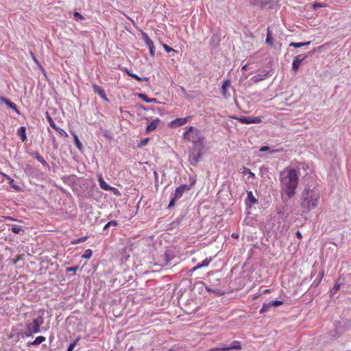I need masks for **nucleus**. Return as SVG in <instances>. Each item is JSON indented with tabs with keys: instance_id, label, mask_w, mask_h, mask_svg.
<instances>
[{
	"instance_id": "obj_1",
	"label": "nucleus",
	"mask_w": 351,
	"mask_h": 351,
	"mask_svg": "<svg viewBox=\"0 0 351 351\" xmlns=\"http://www.w3.org/2000/svg\"><path fill=\"white\" fill-rule=\"evenodd\" d=\"M300 171L291 167H286L280 174L281 196L292 198L296 193L298 186Z\"/></svg>"
},
{
	"instance_id": "obj_2",
	"label": "nucleus",
	"mask_w": 351,
	"mask_h": 351,
	"mask_svg": "<svg viewBox=\"0 0 351 351\" xmlns=\"http://www.w3.org/2000/svg\"><path fill=\"white\" fill-rule=\"evenodd\" d=\"M320 193L315 184L306 185L301 193L300 206L303 213L315 209L319 202Z\"/></svg>"
},
{
	"instance_id": "obj_3",
	"label": "nucleus",
	"mask_w": 351,
	"mask_h": 351,
	"mask_svg": "<svg viewBox=\"0 0 351 351\" xmlns=\"http://www.w3.org/2000/svg\"><path fill=\"white\" fill-rule=\"evenodd\" d=\"M183 137L185 140L192 142L194 144L202 142L204 138L201 135L199 130L193 126L186 128V131L183 134Z\"/></svg>"
},
{
	"instance_id": "obj_4",
	"label": "nucleus",
	"mask_w": 351,
	"mask_h": 351,
	"mask_svg": "<svg viewBox=\"0 0 351 351\" xmlns=\"http://www.w3.org/2000/svg\"><path fill=\"white\" fill-rule=\"evenodd\" d=\"M43 324V318L41 316L34 319L31 323L27 325L26 336L31 337L33 334L39 332Z\"/></svg>"
},
{
	"instance_id": "obj_5",
	"label": "nucleus",
	"mask_w": 351,
	"mask_h": 351,
	"mask_svg": "<svg viewBox=\"0 0 351 351\" xmlns=\"http://www.w3.org/2000/svg\"><path fill=\"white\" fill-rule=\"evenodd\" d=\"M305 58L306 56L302 54L298 55L294 58L292 63V70L293 71L294 73H297L301 63Z\"/></svg>"
},
{
	"instance_id": "obj_6",
	"label": "nucleus",
	"mask_w": 351,
	"mask_h": 351,
	"mask_svg": "<svg viewBox=\"0 0 351 351\" xmlns=\"http://www.w3.org/2000/svg\"><path fill=\"white\" fill-rule=\"evenodd\" d=\"M191 119V117L184 118H177L170 122V126L172 128L180 127L187 123Z\"/></svg>"
},
{
	"instance_id": "obj_7",
	"label": "nucleus",
	"mask_w": 351,
	"mask_h": 351,
	"mask_svg": "<svg viewBox=\"0 0 351 351\" xmlns=\"http://www.w3.org/2000/svg\"><path fill=\"white\" fill-rule=\"evenodd\" d=\"M190 190V186H188L186 184H182L177 187L175 190L174 195L176 196V199H180L184 194V193L186 191Z\"/></svg>"
},
{
	"instance_id": "obj_8",
	"label": "nucleus",
	"mask_w": 351,
	"mask_h": 351,
	"mask_svg": "<svg viewBox=\"0 0 351 351\" xmlns=\"http://www.w3.org/2000/svg\"><path fill=\"white\" fill-rule=\"evenodd\" d=\"M268 75H269V72L263 71H261V73H258L256 75L253 76L252 77V80L254 82L257 83L261 80L266 79L268 77Z\"/></svg>"
},
{
	"instance_id": "obj_9",
	"label": "nucleus",
	"mask_w": 351,
	"mask_h": 351,
	"mask_svg": "<svg viewBox=\"0 0 351 351\" xmlns=\"http://www.w3.org/2000/svg\"><path fill=\"white\" fill-rule=\"evenodd\" d=\"M231 86V82L229 80H225L221 86V94L227 98L230 95L228 94V88Z\"/></svg>"
},
{
	"instance_id": "obj_10",
	"label": "nucleus",
	"mask_w": 351,
	"mask_h": 351,
	"mask_svg": "<svg viewBox=\"0 0 351 351\" xmlns=\"http://www.w3.org/2000/svg\"><path fill=\"white\" fill-rule=\"evenodd\" d=\"M0 101L7 105L9 108L14 110L18 114H20L19 110H18L15 104L10 101L9 99L5 97H1Z\"/></svg>"
},
{
	"instance_id": "obj_11",
	"label": "nucleus",
	"mask_w": 351,
	"mask_h": 351,
	"mask_svg": "<svg viewBox=\"0 0 351 351\" xmlns=\"http://www.w3.org/2000/svg\"><path fill=\"white\" fill-rule=\"evenodd\" d=\"M92 87L95 93L98 94L102 99L107 100L106 93L101 87L95 84H93Z\"/></svg>"
},
{
	"instance_id": "obj_12",
	"label": "nucleus",
	"mask_w": 351,
	"mask_h": 351,
	"mask_svg": "<svg viewBox=\"0 0 351 351\" xmlns=\"http://www.w3.org/2000/svg\"><path fill=\"white\" fill-rule=\"evenodd\" d=\"M160 122V119H156L154 120H153L147 126V128H146V132L147 133H149L151 132L152 131L154 130L157 127H158V125Z\"/></svg>"
},
{
	"instance_id": "obj_13",
	"label": "nucleus",
	"mask_w": 351,
	"mask_h": 351,
	"mask_svg": "<svg viewBox=\"0 0 351 351\" xmlns=\"http://www.w3.org/2000/svg\"><path fill=\"white\" fill-rule=\"evenodd\" d=\"M142 36L149 49L154 47V42L151 40V38L149 37L147 33L143 32Z\"/></svg>"
},
{
	"instance_id": "obj_14",
	"label": "nucleus",
	"mask_w": 351,
	"mask_h": 351,
	"mask_svg": "<svg viewBox=\"0 0 351 351\" xmlns=\"http://www.w3.org/2000/svg\"><path fill=\"white\" fill-rule=\"evenodd\" d=\"M71 134L74 139V143L76 146V147L80 150L82 151L83 149L82 143L80 142V141L78 138V136H77L76 133L73 131L71 132Z\"/></svg>"
},
{
	"instance_id": "obj_15",
	"label": "nucleus",
	"mask_w": 351,
	"mask_h": 351,
	"mask_svg": "<svg viewBox=\"0 0 351 351\" xmlns=\"http://www.w3.org/2000/svg\"><path fill=\"white\" fill-rule=\"evenodd\" d=\"M25 132L26 128L25 126H21L17 131L18 136L21 138L23 142H25L27 140Z\"/></svg>"
},
{
	"instance_id": "obj_16",
	"label": "nucleus",
	"mask_w": 351,
	"mask_h": 351,
	"mask_svg": "<svg viewBox=\"0 0 351 351\" xmlns=\"http://www.w3.org/2000/svg\"><path fill=\"white\" fill-rule=\"evenodd\" d=\"M99 184L101 189L106 191H111L114 190L117 191V189L113 187L110 186L108 184L106 183V182L102 179V178H100L99 179Z\"/></svg>"
},
{
	"instance_id": "obj_17",
	"label": "nucleus",
	"mask_w": 351,
	"mask_h": 351,
	"mask_svg": "<svg viewBox=\"0 0 351 351\" xmlns=\"http://www.w3.org/2000/svg\"><path fill=\"white\" fill-rule=\"evenodd\" d=\"M233 119L238 120L240 123L243 124H251V117H232Z\"/></svg>"
},
{
	"instance_id": "obj_18",
	"label": "nucleus",
	"mask_w": 351,
	"mask_h": 351,
	"mask_svg": "<svg viewBox=\"0 0 351 351\" xmlns=\"http://www.w3.org/2000/svg\"><path fill=\"white\" fill-rule=\"evenodd\" d=\"M232 349H235V350H241V343L239 341H234L231 346L225 347L226 350H232Z\"/></svg>"
},
{
	"instance_id": "obj_19",
	"label": "nucleus",
	"mask_w": 351,
	"mask_h": 351,
	"mask_svg": "<svg viewBox=\"0 0 351 351\" xmlns=\"http://www.w3.org/2000/svg\"><path fill=\"white\" fill-rule=\"evenodd\" d=\"M45 337L43 336L37 337L32 342H29L28 344L31 346H38L45 341Z\"/></svg>"
},
{
	"instance_id": "obj_20",
	"label": "nucleus",
	"mask_w": 351,
	"mask_h": 351,
	"mask_svg": "<svg viewBox=\"0 0 351 351\" xmlns=\"http://www.w3.org/2000/svg\"><path fill=\"white\" fill-rule=\"evenodd\" d=\"M213 261V258L212 257H209V258H206V259H204L202 263H199L197 265V267H207L208 266V265L210 264V263Z\"/></svg>"
},
{
	"instance_id": "obj_21",
	"label": "nucleus",
	"mask_w": 351,
	"mask_h": 351,
	"mask_svg": "<svg viewBox=\"0 0 351 351\" xmlns=\"http://www.w3.org/2000/svg\"><path fill=\"white\" fill-rule=\"evenodd\" d=\"M310 44V42H306V43H291L289 46L293 47L295 48L301 47L303 46H306Z\"/></svg>"
},
{
	"instance_id": "obj_22",
	"label": "nucleus",
	"mask_w": 351,
	"mask_h": 351,
	"mask_svg": "<svg viewBox=\"0 0 351 351\" xmlns=\"http://www.w3.org/2000/svg\"><path fill=\"white\" fill-rule=\"evenodd\" d=\"M339 280H340V279L339 278L336 281L332 289L331 290L332 293L335 294L340 289V287L341 286V282H340Z\"/></svg>"
},
{
	"instance_id": "obj_23",
	"label": "nucleus",
	"mask_w": 351,
	"mask_h": 351,
	"mask_svg": "<svg viewBox=\"0 0 351 351\" xmlns=\"http://www.w3.org/2000/svg\"><path fill=\"white\" fill-rule=\"evenodd\" d=\"M269 308H271L270 305H269V303H264L263 304V306L262 308H261V310L259 311V313L261 314H263V313H265L266 312L268 311V310L269 309Z\"/></svg>"
},
{
	"instance_id": "obj_24",
	"label": "nucleus",
	"mask_w": 351,
	"mask_h": 351,
	"mask_svg": "<svg viewBox=\"0 0 351 351\" xmlns=\"http://www.w3.org/2000/svg\"><path fill=\"white\" fill-rule=\"evenodd\" d=\"M35 158L43 165H47V162L44 159V158L38 153L35 154Z\"/></svg>"
},
{
	"instance_id": "obj_25",
	"label": "nucleus",
	"mask_w": 351,
	"mask_h": 351,
	"mask_svg": "<svg viewBox=\"0 0 351 351\" xmlns=\"http://www.w3.org/2000/svg\"><path fill=\"white\" fill-rule=\"evenodd\" d=\"M271 307H277L283 304V302L281 300H273L269 302Z\"/></svg>"
},
{
	"instance_id": "obj_26",
	"label": "nucleus",
	"mask_w": 351,
	"mask_h": 351,
	"mask_svg": "<svg viewBox=\"0 0 351 351\" xmlns=\"http://www.w3.org/2000/svg\"><path fill=\"white\" fill-rule=\"evenodd\" d=\"M247 199L252 204L257 202L256 199L254 197L252 191L247 192Z\"/></svg>"
},
{
	"instance_id": "obj_27",
	"label": "nucleus",
	"mask_w": 351,
	"mask_h": 351,
	"mask_svg": "<svg viewBox=\"0 0 351 351\" xmlns=\"http://www.w3.org/2000/svg\"><path fill=\"white\" fill-rule=\"evenodd\" d=\"M87 238H88V237L85 236V237H81L80 239L73 240L71 241V244L76 245V244L84 242L87 239Z\"/></svg>"
},
{
	"instance_id": "obj_28",
	"label": "nucleus",
	"mask_w": 351,
	"mask_h": 351,
	"mask_svg": "<svg viewBox=\"0 0 351 351\" xmlns=\"http://www.w3.org/2000/svg\"><path fill=\"white\" fill-rule=\"evenodd\" d=\"M93 252L90 249H87L84 254L82 256V258H90L92 256Z\"/></svg>"
},
{
	"instance_id": "obj_29",
	"label": "nucleus",
	"mask_w": 351,
	"mask_h": 351,
	"mask_svg": "<svg viewBox=\"0 0 351 351\" xmlns=\"http://www.w3.org/2000/svg\"><path fill=\"white\" fill-rule=\"evenodd\" d=\"M118 225V223L117 221L115 220H112L109 222H108L104 227V230H106L107 228H108L110 226H117Z\"/></svg>"
},
{
	"instance_id": "obj_30",
	"label": "nucleus",
	"mask_w": 351,
	"mask_h": 351,
	"mask_svg": "<svg viewBox=\"0 0 351 351\" xmlns=\"http://www.w3.org/2000/svg\"><path fill=\"white\" fill-rule=\"evenodd\" d=\"M199 157H200V154H199L198 156H190L191 163L193 165H196L199 162Z\"/></svg>"
},
{
	"instance_id": "obj_31",
	"label": "nucleus",
	"mask_w": 351,
	"mask_h": 351,
	"mask_svg": "<svg viewBox=\"0 0 351 351\" xmlns=\"http://www.w3.org/2000/svg\"><path fill=\"white\" fill-rule=\"evenodd\" d=\"M12 232L15 234H19L21 231H23V228L19 226H14L11 228Z\"/></svg>"
},
{
	"instance_id": "obj_32",
	"label": "nucleus",
	"mask_w": 351,
	"mask_h": 351,
	"mask_svg": "<svg viewBox=\"0 0 351 351\" xmlns=\"http://www.w3.org/2000/svg\"><path fill=\"white\" fill-rule=\"evenodd\" d=\"M79 341V339H75L72 343H70V345L68 347V349L66 351H73L75 348V346L77 345V342Z\"/></svg>"
},
{
	"instance_id": "obj_33",
	"label": "nucleus",
	"mask_w": 351,
	"mask_h": 351,
	"mask_svg": "<svg viewBox=\"0 0 351 351\" xmlns=\"http://www.w3.org/2000/svg\"><path fill=\"white\" fill-rule=\"evenodd\" d=\"M140 98H141L143 100L146 101L147 103H150L155 100V99H148L146 95L145 94H140L139 95Z\"/></svg>"
},
{
	"instance_id": "obj_34",
	"label": "nucleus",
	"mask_w": 351,
	"mask_h": 351,
	"mask_svg": "<svg viewBox=\"0 0 351 351\" xmlns=\"http://www.w3.org/2000/svg\"><path fill=\"white\" fill-rule=\"evenodd\" d=\"M243 173L245 175H247L249 177H251L252 178H255V174L251 171L249 169H244Z\"/></svg>"
},
{
	"instance_id": "obj_35",
	"label": "nucleus",
	"mask_w": 351,
	"mask_h": 351,
	"mask_svg": "<svg viewBox=\"0 0 351 351\" xmlns=\"http://www.w3.org/2000/svg\"><path fill=\"white\" fill-rule=\"evenodd\" d=\"M252 123H260L262 122V119L259 117H251Z\"/></svg>"
},
{
	"instance_id": "obj_36",
	"label": "nucleus",
	"mask_w": 351,
	"mask_h": 351,
	"mask_svg": "<svg viewBox=\"0 0 351 351\" xmlns=\"http://www.w3.org/2000/svg\"><path fill=\"white\" fill-rule=\"evenodd\" d=\"M272 37L271 36V34H269V31L268 30L267 32V38H266V43L269 45H273V41H272Z\"/></svg>"
},
{
	"instance_id": "obj_37",
	"label": "nucleus",
	"mask_w": 351,
	"mask_h": 351,
	"mask_svg": "<svg viewBox=\"0 0 351 351\" xmlns=\"http://www.w3.org/2000/svg\"><path fill=\"white\" fill-rule=\"evenodd\" d=\"M78 269H79L78 266L71 267H67L66 269V272H73V274H75Z\"/></svg>"
},
{
	"instance_id": "obj_38",
	"label": "nucleus",
	"mask_w": 351,
	"mask_h": 351,
	"mask_svg": "<svg viewBox=\"0 0 351 351\" xmlns=\"http://www.w3.org/2000/svg\"><path fill=\"white\" fill-rule=\"evenodd\" d=\"M163 48L167 52V53H169V52H171V51H174L176 52V51L174 50L173 48H171V47L168 46L166 44H164L163 45Z\"/></svg>"
},
{
	"instance_id": "obj_39",
	"label": "nucleus",
	"mask_w": 351,
	"mask_h": 351,
	"mask_svg": "<svg viewBox=\"0 0 351 351\" xmlns=\"http://www.w3.org/2000/svg\"><path fill=\"white\" fill-rule=\"evenodd\" d=\"M5 178H7L9 184L14 189H16V186L14 184V180L10 178V176H5Z\"/></svg>"
},
{
	"instance_id": "obj_40",
	"label": "nucleus",
	"mask_w": 351,
	"mask_h": 351,
	"mask_svg": "<svg viewBox=\"0 0 351 351\" xmlns=\"http://www.w3.org/2000/svg\"><path fill=\"white\" fill-rule=\"evenodd\" d=\"M189 180H190L191 184L189 185H188V186H190V189H191L193 186V185L195 184L196 179L193 176H190Z\"/></svg>"
},
{
	"instance_id": "obj_41",
	"label": "nucleus",
	"mask_w": 351,
	"mask_h": 351,
	"mask_svg": "<svg viewBox=\"0 0 351 351\" xmlns=\"http://www.w3.org/2000/svg\"><path fill=\"white\" fill-rule=\"evenodd\" d=\"M61 136H65V137H67L68 136V134L62 128H57V130H56Z\"/></svg>"
},
{
	"instance_id": "obj_42",
	"label": "nucleus",
	"mask_w": 351,
	"mask_h": 351,
	"mask_svg": "<svg viewBox=\"0 0 351 351\" xmlns=\"http://www.w3.org/2000/svg\"><path fill=\"white\" fill-rule=\"evenodd\" d=\"M178 199H176V196L174 195L173 197L170 200L169 205H168V208L173 207L175 205L176 200H178Z\"/></svg>"
},
{
	"instance_id": "obj_43",
	"label": "nucleus",
	"mask_w": 351,
	"mask_h": 351,
	"mask_svg": "<svg viewBox=\"0 0 351 351\" xmlns=\"http://www.w3.org/2000/svg\"><path fill=\"white\" fill-rule=\"evenodd\" d=\"M46 118H47L48 122L49 123L50 125H51L52 124H53L55 123L53 121L52 117L49 115V114L47 112H46Z\"/></svg>"
},
{
	"instance_id": "obj_44",
	"label": "nucleus",
	"mask_w": 351,
	"mask_h": 351,
	"mask_svg": "<svg viewBox=\"0 0 351 351\" xmlns=\"http://www.w3.org/2000/svg\"><path fill=\"white\" fill-rule=\"evenodd\" d=\"M149 141V138H144L143 140H142L139 144V147H143L145 145H147V143H148Z\"/></svg>"
},
{
	"instance_id": "obj_45",
	"label": "nucleus",
	"mask_w": 351,
	"mask_h": 351,
	"mask_svg": "<svg viewBox=\"0 0 351 351\" xmlns=\"http://www.w3.org/2000/svg\"><path fill=\"white\" fill-rule=\"evenodd\" d=\"M134 79L136 80L138 82H142V81L147 82L149 80V78H147V77L141 78V77H138V75L134 76Z\"/></svg>"
},
{
	"instance_id": "obj_46",
	"label": "nucleus",
	"mask_w": 351,
	"mask_h": 351,
	"mask_svg": "<svg viewBox=\"0 0 351 351\" xmlns=\"http://www.w3.org/2000/svg\"><path fill=\"white\" fill-rule=\"evenodd\" d=\"M208 351H226V350H225V347H223V348H211V349H210Z\"/></svg>"
},
{
	"instance_id": "obj_47",
	"label": "nucleus",
	"mask_w": 351,
	"mask_h": 351,
	"mask_svg": "<svg viewBox=\"0 0 351 351\" xmlns=\"http://www.w3.org/2000/svg\"><path fill=\"white\" fill-rule=\"evenodd\" d=\"M74 17L77 20L79 19H83L82 15L80 13L77 12H74Z\"/></svg>"
},
{
	"instance_id": "obj_48",
	"label": "nucleus",
	"mask_w": 351,
	"mask_h": 351,
	"mask_svg": "<svg viewBox=\"0 0 351 351\" xmlns=\"http://www.w3.org/2000/svg\"><path fill=\"white\" fill-rule=\"evenodd\" d=\"M313 6L316 8H323L324 7V5H323L322 3H314L313 4Z\"/></svg>"
},
{
	"instance_id": "obj_49",
	"label": "nucleus",
	"mask_w": 351,
	"mask_h": 351,
	"mask_svg": "<svg viewBox=\"0 0 351 351\" xmlns=\"http://www.w3.org/2000/svg\"><path fill=\"white\" fill-rule=\"evenodd\" d=\"M270 148L267 146H263L260 148L259 151L260 152H265V151H267L269 150Z\"/></svg>"
},
{
	"instance_id": "obj_50",
	"label": "nucleus",
	"mask_w": 351,
	"mask_h": 351,
	"mask_svg": "<svg viewBox=\"0 0 351 351\" xmlns=\"http://www.w3.org/2000/svg\"><path fill=\"white\" fill-rule=\"evenodd\" d=\"M149 53L152 57H154L155 56V47L154 48L149 49Z\"/></svg>"
},
{
	"instance_id": "obj_51",
	"label": "nucleus",
	"mask_w": 351,
	"mask_h": 351,
	"mask_svg": "<svg viewBox=\"0 0 351 351\" xmlns=\"http://www.w3.org/2000/svg\"><path fill=\"white\" fill-rule=\"evenodd\" d=\"M324 276V271H321L319 274V282L322 280Z\"/></svg>"
},
{
	"instance_id": "obj_52",
	"label": "nucleus",
	"mask_w": 351,
	"mask_h": 351,
	"mask_svg": "<svg viewBox=\"0 0 351 351\" xmlns=\"http://www.w3.org/2000/svg\"><path fill=\"white\" fill-rule=\"evenodd\" d=\"M127 73L128 74L129 76L132 77V78H134V76H136L137 75L129 71H127Z\"/></svg>"
},
{
	"instance_id": "obj_53",
	"label": "nucleus",
	"mask_w": 351,
	"mask_h": 351,
	"mask_svg": "<svg viewBox=\"0 0 351 351\" xmlns=\"http://www.w3.org/2000/svg\"><path fill=\"white\" fill-rule=\"evenodd\" d=\"M296 236L298 239H301L302 238V235L300 231H298L296 232Z\"/></svg>"
},
{
	"instance_id": "obj_54",
	"label": "nucleus",
	"mask_w": 351,
	"mask_h": 351,
	"mask_svg": "<svg viewBox=\"0 0 351 351\" xmlns=\"http://www.w3.org/2000/svg\"><path fill=\"white\" fill-rule=\"evenodd\" d=\"M5 220H10V221H16L15 219L11 217H4Z\"/></svg>"
},
{
	"instance_id": "obj_55",
	"label": "nucleus",
	"mask_w": 351,
	"mask_h": 351,
	"mask_svg": "<svg viewBox=\"0 0 351 351\" xmlns=\"http://www.w3.org/2000/svg\"><path fill=\"white\" fill-rule=\"evenodd\" d=\"M199 269H200V267H197V265L195 267H193L191 271L193 272Z\"/></svg>"
},
{
	"instance_id": "obj_56",
	"label": "nucleus",
	"mask_w": 351,
	"mask_h": 351,
	"mask_svg": "<svg viewBox=\"0 0 351 351\" xmlns=\"http://www.w3.org/2000/svg\"><path fill=\"white\" fill-rule=\"evenodd\" d=\"M31 56L33 58V60L35 61V62H37V59L35 57V56L34 55V53L32 52H31Z\"/></svg>"
},
{
	"instance_id": "obj_57",
	"label": "nucleus",
	"mask_w": 351,
	"mask_h": 351,
	"mask_svg": "<svg viewBox=\"0 0 351 351\" xmlns=\"http://www.w3.org/2000/svg\"><path fill=\"white\" fill-rule=\"evenodd\" d=\"M53 128H54L56 130H57V128H59L58 127L56 126V123H54L53 124H52L51 125Z\"/></svg>"
},
{
	"instance_id": "obj_58",
	"label": "nucleus",
	"mask_w": 351,
	"mask_h": 351,
	"mask_svg": "<svg viewBox=\"0 0 351 351\" xmlns=\"http://www.w3.org/2000/svg\"><path fill=\"white\" fill-rule=\"evenodd\" d=\"M269 292H270V289H265V290L263 291V293H269Z\"/></svg>"
},
{
	"instance_id": "obj_59",
	"label": "nucleus",
	"mask_w": 351,
	"mask_h": 351,
	"mask_svg": "<svg viewBox=\"0 0 351 351\" xmlns=\"http://www.w3.org/2000/svg\"><path fill=\"white\" fill-rule=\"evenodd\" d=\"M247 69V64L243 66L242 70H246Z\"/></svg>"
},
{
	"instance_id": "obj_60",
	"label": "nucleus",
	"mask_w": 351,
	"mask_h": 351,
	"mask_svg": "<svg viewBox=\"0 0 351 351\" xmlns=\"http://www.w3.org/2000/svg\"><path fill=\"white\" fill-rule=\"evenodd\" d=\"M232 237H234V238H237V237H238V236H237V235H236V234H232Z\"/></svg>"
},
{
	"instance_id": "obj_61",
	"label": "nucleus",
	"mask_w": 351,
	"mask_h": 351,
	"mask_svg": "<svg viewBox=\"0 0 351 351\" xmlns=\"http://www.w3.org/2000/svg\"><path fill=\"white\" fill-rule=\"evenodd\" d=\"M112 191H114V194L119 193V191H114V190H112Z\"/></svg>"
},
{
	"instance_id": "obj_62",
	"label": "nucleus",
	"mask_w": 351,
	"mask_h": 351,
	"mask_svg": "<svg viewBox=\"0 0 351 351\" xmlns=\"http://www.w3.org/2000/svg\"><path fill=\"white\" fill-rule=\"evenodd\" d=\"M168 351H176V350H173V349H172V348H171V349H169Z\"/></svg>"
},
{
	"instance_id": "obj_63",
	"label": "nucleus",
	"mask_w": 351,
	"mask_h": 351,
	"mask_svg": "<svg viewBox=\"0 0 351 351\" xmlns=\"http://www.w3.org/2000/svg\"><path fill=\"white\" fill-rule=\"evenodd\" d=\"M258 297V295H255V296L254 297V299H256Z\"/></svg>"
}]
</instances>
